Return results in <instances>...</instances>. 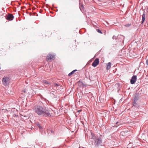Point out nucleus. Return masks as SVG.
I'll use <instances>...</instances> for the list:
<instances>
[{
	"instance_id": "1",
	"label": "nucleus",
	"mask_w": 148,
	"mask_h": 148,
	"mask_svg": "<svg viewBox=\"0 0 148 148\" xmlns=\"http://www.w3.org/2000/svg\"><path fill=\"white\" fill-rule=\"evenodd\" d=\"M35 112L38 115H41L45 117L51 116L49 110L46 108H43L40 106H36L34 109Z\"/></svg>"
},
{
	"instance_id": "2",
	"label": "nucleus",
	"mask_w": 148,
	"mask_h": 148,
	"mask_svg": "<svg viewBox=\"0 0 148 148\" xmlns=\"http://www.w3.org/2000/svg\"><path fill=\"white\" fill-rule=\"evenodd\" d=\"M90 138L93 139V145L96 148H99L100 146L103 145L101 138L100 137H96L95 135L92 133H91Z\"/></svg>"
},
{
	"instance_id": "3",
	"label": "nucleus",
	"mask_w": 148,
	"mask_h": 148,
	"mask_svg": "<svg viewBox=\"0 0 148 148\" xmlns=\"http://www.w3.org/2000/svg\"><path fill=\"white\" fill-rule=\"evenodd\" d=\"M10 78L9 77H5L3 78L2 79V84L4 86H7L8 84Z\"/></svg>"
},
{
	"instance_id": "4",
	"label": "nucleus",
	"mask_w": 148,
	"mask_h": 148,
	"mask_svg": "<svg viewBox=\"0 0 148 148\" xmlns=\"http://www.w3.org/2000/svg\"><path fill=\"white\" fill-rule=\"evenodd\" d=\"M54 58V55L51 54H49L47 56V60L50 61L52 59L53 60Z\"/></svg>"
},
{
	"instance_id": "5",
	"label": "nucleus",
	"mask_w": 148,
	"mask_h": 148,
	"mask_svg": "<svg viewBox=\"0 0 148 148\" xmlns=\"http://www.w3.org/2000/svg\"><path fill=\"white\" fill-rule=\"evenodd\" d=\"M99 63V59L98 58L96 59L93 62L92 65L94 67H96Z\"/></svg>"
},
{
	"instance_id": "6",
	"label": "nucleus",
	"mask_w": 148,
	"mask_h": 148,
	"mask_svg": "<svg viewBox=\"0 0 148 148\" xmlns=\"http://www.w3.org/2000/svg\"><path fill=\"white\" fill-rule=\"evenodd\" d=\"M137 79V77L136 75L133 76L130 80V83L131 84H134L136 82Z\"/></svg>"
},
{
	"instance_id": "7",
	"label": "nucleus",
	"mask_w": 148,
	"mask_h": 148,
	"mask_svg": "<svg viewBox=\"0 0 148 148\" xmlns=\"http://www.w3.org/2000/svg\"><path fill=\"white\" fill-rule=\"evenodd\" d=\"M13 18L14 16L12 14H9L6 17V19L9 21L13 20Z\"/></svg>"
},
{
	"instance_id": "8",
	"label": "nucleus",
	"mask_w": 148,
	"mask_h": 148,
	"mask_svg": "<svg viewBox=\"0 0 148 148\" xmlns=\"http://www.w3.org/2000/svg\"><path fill=\"white\" fill-rule=\"evenodd\" d=\"M145 11H144L143 14L142 15V21L141 22V23L142 24L143 23L145 19Z\"/></svg>"
},
{
	"instance_id": "9",
	"label": "nucleus",
	"mask_w": 148,
	"mask_h": 148,
	"mask_svg": "<svg viewBox=\"0 0 148 148\" xmlns=\"http://www.w3.org/2000/svg\"><path fill=\"white\" fill-rule=\"evenodd\" d=\"M111 63L110 62H108L106 64V70H109L111 67Z\"/></svg>"
},
{
	"instance_id": "10",
	"label": "nucleus",
	"mask_w": 148,
	"mask_h": 148,
	"mask_svg": "<svg viewBox=\"0 0 148 148\" xmlns=\"http://www.w3.org/2000/svg\"><path fill=\"white\" fill-rule=\"evenodd\" d=\"M36 124L39 129H42V127L40 125V124L38 122H37Z\"/></svg>"
},
{
	"instance_id": "11",
	"label": "nucleus",
	"mask_w": 148,
	"mask_h": 148,
	"mask_svg": "<svg viewBox=\"0 0 148 148\" xmlns=\"http://www.w3.org/2000/svg\"><path fill=\"white\" fill-rule=\"evenodd\" d=\"M77 71V70L76 69L74 70L73 71H72V72H71L70 73L68 74V76H70L71 75L73 74L75 72H76Z\"/></svg>"
},
{
	"instance_id": "12",
	"label": "nucleus",
	"mask_w": 148,
	"mask_h": 148,
	"mask_svg": "<svg viewBox=\"0 0 148 148\" xmlns=\"http://www.w3.org/2000/svg\"><path fill=\"white\" fill-rule=\"evenodd\" d=\"M42 83L44 84H50V83H49L48 82H47L46 80H42Z\"/></svg>"
},
{
	"instance_id": "13",
	"label": "nucleus",
	"mask_w": 148,
	"mask_h": 148,
	"mask_svg": "<svg viewBox=\"0 0 148 148\" xmlns=\"http://www.w3.org/2000/svg\"><path fill=\"white\" fill-rule=\"evenodd\" d=\"M60 86V84H59L55 83L53 84V86L55 87L56 86Z\"/></svg>"
},
{
	"instance_id": "14",
	"label": "nucleus",
	"mask_w": 148,
	"mask_h": 148,
	"mask_svg": "<svg viewBox=\"0 0 148 148\" xmlns=\"http://www.w3.org/2000/svg\"><path fill=\"white\" fill-rule=\"evenodd\" d=\"M96 30L97 31V32L99 33L102 34V33L101 32V31L99 29H97Z\"/></svg>"
},
{
	"instance_id": "15",
	"label": "nucleus",
	"mask_w": 148,
	"mask_h": 148,
	"mask_svg": "<svg viewBox=\"0 0 148 148\" xmlns=\"http://www.w3.org/2000/svg\"><path fill=\"white\" fill-rule=\"evenodd\" d=\"M131 24H127L125 25V26L127 27H130L131 25Z\"/></svg>"
},
{
	"instance_id": "16",
	"label": "nucleus",
	"mask_w": 148,
	"mask_h": 148,
	"mask_svg": "<svg viewBox=\"0 0 148 148\" xmlns=\"http://www.w3.org/2000/svg\"><path fill=\"white\" fill-rule=\"evenodd\" d=\"M117 38V37L115 36H114L112 37V38L113 39H116Z\"/></svg>"
},
{
	"instance_id": "17",
	"label": "nucleus",
	"mask_w": 148,
	"mask_h": 148,
	"mask_svg": "<svg viewBox=\"0 0 148 148\" xmlns=\"http://www.w3.org/2000/svg\"><path fill=\"white\" fill-rule=\"evenodd\" d=\"M146 65L147 66H148V59L146 60Z\"/></svg>"
},
{
	"instance_id": "18",
	"label": "nucleus",
	"mask_w": 148,
	"mask_h": 148,
	"mask_svg": "<svg viewBox=\"0 0 148 148\" xmlns=\"http://www.w3.org/2000/svg\"><path fill=\"white\" fill-rule=\"evenodd\" d=\"M51 132L52 133H54V132H53V131H52V130H51Z\"/></svg>"
},
{
	"instance_id": "19",
	"label": "nucleus",
	"mask_w": 148,
	"mask_h": 148,
	"mask_svg": "<svg viewBox=\"0 0 148 148\" xmlns=\"http://www.w3.org/2000/svg\"><path fill=\"white\" fill-rule=\"evenodd\" d=\"M118 123V122H116V124H117Z\"/></svg>"
},
{
	"instance_id": "20",
	"label": "nucleus",
	"mask_w": 148,
	"mask_h": 148,
	"mask_svg": "<svg viewBox=\"0 0 148 148\" xmlns=\"http://www.w3.org/2000/svg\"><path fill=\"white\" fill-rule=\"evenodd\" d=\"M23 92H26L25 90H23Z\"/></svg>"
},
{
	"instance_id": "21",
	"label": "nucleus",
	"mask_w": 148,
	"mask_h": 148,
	"mask_svg": "<svg viewBox=\"0 0 148 148\" xmlns=\"http://www.w3.org/2000/svg\"><path fill=\"white\" fill-rule=\"evenodd\" d=\"M122 38H124V37H123V36H122Z\"/></svg>"
},
{
	"instance_id": "22",
	"label": "nucleus",
	"mask_w": 148,
	"mask_h": 148,
	"mask_svg": "<svg viewBox=\"0 0 148 148\" xmlns=\"http://www.w3.org/2000/svg\"><path fill=\"white\" fill-rule=\"evenodd\" d=\"M1 69V67H0V69Z\"/></svg>"
},
{
	"instance_id": "23",
	"label": "nucleus",
	"mask_w": 148,
	"mask_h": 148,
	"mask_svg": "<svg viewBox=\"0 0 148 148\" xmlns=\"http://www.w3.org/2000/svg\"><path fill=\"white\" fill-rule=\"evenodd\" d=\"M45 1H46V0H45Z\"/></svg>"
}]
</instances>
